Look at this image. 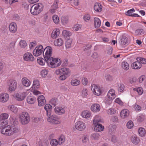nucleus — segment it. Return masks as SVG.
<instances>
[{"mask_svg":"<svg viewBox=\"0 0 146 146\" xmlns=\"http://www.w3.org/2000/svg\"><path fill=\"white\" fill-rule=\"evenodd\" d=\"M52 49L50 46L46 47L43 52V56L44 59L40 57L37 59V62L41 65H44L46 62L48 65H50L53 67L58 66L61 63V60L58 58H55L52 57Z\"/></svg>","mask_w":146,"mask_h":146,"instance_id":"f257e3e1","label":"nucleus"},{"mask_svg":"<svg viewBox=\"0 0 146 146\" xmlns=\"http://www.w3.org/2000/svg\"><path fill=\"white\" fill-rule=\"evenodd\" d=\"M20 131V129L17 127L11 126L10 125L5 126L1 130L2 134L7 136L12 135L14 133H17Z\"/></svg>","mask_w":146,"mask_h":146,"instance_id":"f03ea898","label":"nucleus"},{"mask_svg":"<svg viewBox=\"0 0 146 146\" xmlns=\"http://www.w3.org/2000/svg\"><path fill=\"white\" fill-rule=\"evenodd\" d=\"M43 5L41 3L35 4L31 7V13L33 15H37L43 11Z\"/></svg>","mask_w":146,"mask_h":146,"instance_id":"7ed1b4c3","label":"nucleus"},{"mask_svg":"<svg viewBox=\"0 0 146 146\" xmlns=\"http://www.w3.org/2000/svg\"><path fill=\"white\" fill-rule=\"evenodd\" d=\"M20 121L23 125L28 124L30 120V116L27 113L23 112L19 115Z\"/></svg>","mask_w":146,"mask_h":146,"instance_id":"20e7f679","label":"nucleus"},{"mask_svg":"<svg viewBox=\"0 0 146 146\" xmlns=\"http://www.w3.org/2000/svg\"><path fill=\"white\" fill-rule=\"evenodd\" d=\"M59 118L57 115H52L47 119V121L52 124H57L60 123L59 121Z\"/></svg>","mask_w":146,"mask_h":146,"instance_id":"39448f33","label":"nucleus"},{"mask_svg":"<svg viewBox=\"0 0 146 146\" xmlns=\"http://www.w3.org/2000/svg\"><path fill=\"white\" fill-rule=\"evenodd\" d=\"M9 90L11 91H14L17 87V81L14 80H10L8 83Z\"/></svg>","mask_w":146,"mask_h":146,"instance_id":"423d86ee","label":"nucleus"},{"mask_svg":"<svg viewBox=\"0 0 146 146\" xmlns=\"http://www.w3.org/2000/svg\"><path fill=\"white\" fill-rule=\"evenodd\" d=\"M56 73L57 75L65 74L66 75L70 76V72L69 68H63L61 69L56 70Z\"/></svg>","mask_w":146,"mask_h":146,"instance_id":"0eeeda50","label":"nucleus"},{"mask_svg":"<svg viewBox=\"0 0 146 146\" xmlns=\"http://www.w3.org/2000/svg\"><path fill=\"white\" fill-rule=\"evenodd\" d=\"M43 50V46L40 45L35 48L33 51V54L35 56H38L42 54Z\"/></svg>","mask_w":146,"mask_h":146,"instance_id":"6e6552de","label":"nucleus"},{"mask_svg":"<svg viewBox=\"0 0 146 146\" xmlns=\"http://www.w3.org/2000/svg\"><path fill=\"white\" fill-rule=\"evenodd\" d=\"M91 90L96 95H100L102 93V92L100 87L95 84H93L91 86Z\"/></svg>","mask_w":146,"mask_h":146,"instance_id":"1a4fd4ad","label":"nucleus"},{"mask_svg":"<svg viewBox=\"0 0 146 146\" xmlns=\"http://www.w3.org/2000/svg\"><path fill=\"white\" fill-rule=\"evenodd\" d=\"M24 60L27 61H33L35 58L32 54L30 52L25 53L23 56Z\"/></svg>","mask_w":146,"mask_h":146,"instance_id":"9d476101","label":"nucleus"},{"mask_svg":"<svg viewBox=\"0 0 146 146\" xmlns=\"http://www.w3.org/2000/svg\"><path fill=\"white\" fill-rule=\"evenodd\" d=\"M75 126L76 129L80 131L84 130L86 127L85 123L81 121H78L76 122Z\"/></svg>","mask_w":146,"mask_h":146,"instance_id":"9b49d317","label":"nucleus"},{"mask_svg":"<svg viewBox=\"0 0 146 146\" xmlns=\"http://www.w3.org/2000/svg\"><path fill=\"white\" fill-rule=\"evenodd\" d=\"M9 95L6 93H3L0 94V102L4 103L7 102L9 100Z\"/></svg>","mask_w":146,"mask_h":146,"instance_id":"f8f14e48","label":"nucleus"},{"mask_svg":"<svg viewBox=\"0 0 146 146\" xmlns=\"http://www.w3.org/2000/svg\"><path fill=\"white\" fill-rule=\"evenodd\" d=\"M44 109L46 111L47 116L48 117L50 116L51 114L52 106L49 104H47L45 106Z\"/></svg>","mask_w":146,"mask_h":146,"instance_id":"ddd939ff","label":"nucleus"},{"mask_svg":"<svg viewBox=\"0 0 146 146\" xmlns=\"http://www.w3.org/2000/svg\"><path fill=\"white\" fill-rule=\"evenodd\" d=\"M38 106H42L46 103V100L44 97L43 95L39 96L38 99Z\"/></svg>","mask_w":146,"mask_h":146,"instance_id":"4468645a","label":"nucleus"},{"mask_svg":"<svg viewBox=\"0 0 146 146\" xmlns=\"http://www.w3.org/2000/svg\"><path fill=\"white\" fill-rule=\"evenodd\" d=\"M26 96L25 93H17L15 96V99L18 101H22L23 100Z\"/></svg>","mask_w":146,"mask_h":146,"instance_id":"2eb2a0df","label":"nucleus"},{"mask_svg":"<svg viewBox=\"0 0 146 146\" xmlns=\"http://www.w3.org/2000/svg\"><path fill=\"white\" fill-rule=\"evenodd\" d=\"M100 109V105L98 104H93L91 106V110L94 112L99 111Z\"/></svg>","mask_w":146,"mask_h":146,"instance_id":"dca6fc26","label":"nucleus"},{"mask_svg":"<svg viewBox=\"0 0 146 146\" xmlns=\"http://www.w3.org/2000/svg\"><path fill=\"white\" fill-rule=\"evenodd\" d=\"M17 28L16 24L13 23H11L9 26V31L12 33H15L16 32Z\"/></svg>","mask_w":146,"mask_h":146,"instance_id":"f3484780","label":"nucleus"},{"mask_svg":"<svg viewBox=\"0 0 146 146\" xmlns=\"http://www.w3.org/2000/svg\"><path fill=\"white\" fill-rule=\"evenodd\" d=\"M54 110L55 113L59 115L63 114L65 112L64 109L59 107L57 106L55 107Z\"/></svg>","mask_w":146,"mask_h":146,"instance_id":"a211bd4d","label":"nucleus"},{"mask_svg":"<svg viewBox=\"0 0 146 146\" xmlns=\"http://www.w3.org/2000/svg\"><path fill=\"white\" fill-rule=\"evenodd\" d=\"M94 21L95 28L96 29L99 28L101 25L100 20L98 18L95 17L94 19Z\"/></svg>","mask_w":146,"mask_h":146,"instance_id":"6ab92c4d","label":"nucleus"},{"mask_svg":"<svg viewBox=\"0 0 146 146\" xmlns=\"http://www.w3.org/2000/svg\"><path fill=\"white\" fill-rule=\"evenodd\" d=\"M21 82L22 84L26 87H29L31 85L30 81L26 77L22 78Z\"/></svg>","mask_w":146,"mask_h":146,"instance_id":"aec40b11","label":"nucleus"},{"mask_svg":"<svg viewBox=\"0 0 146 146\" xmlns=\"http://www.w3.org/2000/svg\"><path fill=\"white\" fill-rule=\"evenodd\" d=\"M107 96L110 99H113L115 97L114 90L113 89H110L108 93Z\"/></svg>","mask_w":146,"mask_h":146,"instance_id":"412c9836","label":"nucleus"},{"mask_svg":"<svg viewBox=\"0 0 146 146\" xmlns=\"http://www.w3.org/2000/svg\"><path fill=\"white\" fill-rule=\"evenodd\" d=\"M60 34L59 30L57 29H54L51 34V37L53 39L55 38Z\"/></svg>","mask_w":146,"mask_h":146,"instance_id":"4be33fe9","label":"nucleus"},{"mask_svg":"<svg viewBox=\"0 0 146 146\" xmlns=\"http://www.w3.org/2000/svg\"><path fill=\"white\" fill-rule=\"evenodd\" d=\"M129 115V111L126 109L122 110L120 113L121 117L123 119L127 117Z\"/></svg>","mask_w":146,"mask_h":146,"instance_id":"5701e85b","label":"nucleus"},{"mask_svg":"<svg viewBox=\"0 0 146 146\" xmlns=\"http://www.w3.org/2000/svg\"><path fill=\"white\" fill-rule=\"evenodd\" d=\"M40 87L39 82L38 80L33 81L32 86L31 87L33 90H36L39 88Z\"/></svg>","mask_w":146,"mask_h":146,"instance_id":"b1692460","label":"nucleus"},{"mask_svg":"<svg viewBox=\"0 0 146 146\" xmlns=\"http://www.w3.org/2000/svg\"><path fill=\"white\" fill-rule=\"evenodd\" d=\"M102 7L101 4L99 3H95L94 6L95 10L98 12H100L101 11Z\"/></svg>","mask_w":146,"mask_h":146,"instance_id":"393cba45","label":"nucleus"},{"mask_svg":"<svg viewBox=\"0 0 146 146\" xmlns=\"http://www.w3.org/2000/svg\"><path fill=\"white\" fill-rule=\"evenodd\" d=\"M131 139L132 143L135 145L138 144L140 141L139 138L135 135L132 136Z\"/></svg>","mask_w":146,"mask_h":146,"instance_id":"a878e982","label":"nucleus"},{"mask_svg":"<svg viewBox=\"0 0 146 146\" xmlns=\"http://www.w3.org/2000/svg\"><path fill=\"white\" fill-rule=\"evenodd\" d=\"M95 126L94 130L96 131H101L103 130L104 128L102 124L100 123H97Z\"/></svg>","mask_w":146,"mask_h":146,"instance_id":"bb28decb","label":"nucleus"},{"mask_svg":"<svg viewBox=\"0 0 146 146\" xmlns=\"http://www.w3.org/2000/svg\"><path fill=\"white\" fill-rule=\"evenodd\" d=\"M63 44V41L61 38H59L55 40L54 42L55 45L57 46H60Z\"/></svg>","mask_w":146,"mask_h":146,"instance_id":"cd10ccee","label":"nucleus"},{"mask_svg":"<svg viewBox=\"0 0 146 146\" xmlns=\"http://www.w3.org/2000/svg\"><path fill=\"white\" fill-rule=\"evenodd\" d=\"M90 112L88 111H84L82 112V116L83 118H88L90 117Z\"/></svg>","mask_w":146,"mask_h":146,"instance_id":"c85d7f7f","label":"nucleus"},{"mask_svg":"<svg viewBox=\"0 0 146 146\" xmlns=\"http://www.w3.org/2000/svg\"><path fill=\"white\" fill-rule=\"evenodd\" d=\"M141 67V64L139 62L136 61L133 64V68L134 69H139Z\"/></svg>","mask_w":146,"mask_h":146,"instance_id":"c756f323","label":"nucleus"},{"mask_svg":"<svg viewBox=\"0 0 146 146\" xmlns=\"http://www.w3.org/2000/svg\"><path fill=\"white\" fill-rule=\"evenodd\" d=\"M128 42V38L125 36L123 37L121 39L120 44L121 45L123 46L127 44Z\"/></svg>","mask_w":146,"mask_h":146,"instance_id":"7c9ffc66","label":"nucleus"},{"mask_svg":"<svg viewBox=\"0 0 146 146\" xmlns=\"http://www.w3.org/2000/svg\"><path fill=\"white\" fill-rule=\"evenodd\" d=\"M138 132L140 136L143 137L145 136L146 132L145 129L142 127L140 128L139 129Z\"/></svg>","mask_w":146,"mask_h":146,"instance_id":"2f4dec72","label":"nucleus"},{"mask_svg":"<svg viewBox=\"0 0 146 146\" xmlns=\"http://www.w3.org/2000/svg\"><path fill=\"white\" fill-rule=\"evenodd\" d=\"M36 100V98L34 97H28L27 98V102L30 104H34Z\"/></svg>","mask_w":146,"mask_h":146,"instance_id":"473e14b6","label":"nucleus"},{"mask_svg":"<svg viewBox=\"0 0 146 146\" xmlns=\"http://www.w3.org/2000/svg\"><path fill=\"white\" fill-rule=\"evenodd\" d=\"M38 146H48L49 145L48 141L47 139L44 140L43 141H40L38 143Z\"/></svg>","mask_w":146,"mask_h":146,"instance_id":"72a5a7b5","label":"nucleus"},{"mask_svg":"<svg viewBox=\"0 0 146 146\" xmlns=\"http://www.w3.org/2000/svg\"><path fill=\"white\" fill-rule=\"evenodd\" d=\"M8 108L9 110L15 113L17 112L18 110L17 107L14 105H9L8 106Z\"/></svg>","mask_w":146,"mask_h":146,"instance_id":"f704fd0d","label":"nucleus"},{"mask_svg":"<svg viewBox=\"0 0 146 146\" xmlns=\"http://www.w3.org/2000/svg\"><path fill=\"white\" fill-rule=\"evenodd\" d=\"M121 66L123 69L127 70L129 68L128 64L126 62H123L121 63Z\"/></svg>","mask_w":146,"mask_h":146,"instance_id":"c9c22d12","label":"nucleus"},{"mask_svg":"<svg viewBox=\"0 0 146 146\" xmlns=\"http://www.w3.org/2000/svg\"><path fill=\"white\" fill-rule=\"evenodd\" d=\"M71 83L73 86H76L80 84V82L78 80L74 79L71 80Z\"/></svg>","mask_w":146,"mask_h":146,"instance_id":"e433bc0d","label":"nucleus"},{"mask_svg":"<svg viewBox=\"0 0 146 146\" xmlns=\"http://www.w3.org/2000/svg\"><path fill=\"white\" fill-rule=\"evenodd\" d=\"M144 33V30L142 29H138L135 31V33L137 35H141L143 34Z\"/></svg>","mask_w":146,"mask_h":146,"instance_id":"4c0bfd02","label":"nucleus"},{"mask_svg":"<svg viewBox=\"0 0 146 146\" xmlns=\"http://www.w3.org/2000/svg\"><path fill=\"white\" fill-rule=\"evenodd\" d=\"M58 99L57 98H53L50 100V103L53 105L54 106H55L58 104Z\"/></svg>","mask_w":146,"mask_h":146,"instance_id":"58836bf2","label":"nucleus"},{"mask_svg":"<svg viewBox=\"0 0 146 146\" xmlns=\"http://www.w3.org/2000/svg\"><path fill=\"white\" fill-rule=\"evenodd\" d=\"M116 128V126L115 125L110 124L109 125L108 127L109 132H112L114 131Z\"/></svg>","mask_w":146,"mask_h":146,"instance_id":"ea45409f","label":"nucleus"},{"mask_svg":"<svg viewBox=\"0 0 146 146\" xmlns=\"http://www.w3.org/2000/svg\"><path fill=\"white\" fill-rule=\"evenodd\" d=\"M62 35L65 37L68 38L71 35L70 32L69 31L64 30L62 31Z\"/></svg>","mask_w":146,"mask_h":146,"instance_id":"a19ab883","label":"nucleus"},{"mask_svg":"<svg viewBox=\"0 0 146 146\" xmlns=\"http://www.w3.org/2000/svg\"><path fill=\"white\" fill-rule=\"evenodd\" d=\"M65 139L64 136L63 135H61L58 138L59 141L58 142L59 144H62L64 142Z\"/></svg>","mask_w":146,"mask_h":146,"instance_id":"79ce46f5","label":"nucleus"},{"mask_svg":"<svg viewBox=\"0 0 146 146\" xmlns=\"http://www.w3.org/2000/svg\"><path fill=\"white\" fill-rule=\"evenodd\" d=\"M8 116L7 113H2L0 115V119L2 120L6 119L8 118Z\"/></svg>","mask_w":146,"mask_h":146,"instance_id":"37998d69","label":"nucleus"},{"mask_svg":"<svg viewBox=\"0 0 146 146\" xmlns=\"http://www.w3.org/2000/svg\"><path fill=\"white\" fill-rule=\"evenodd\" d=\"M101 121L100 118V117L98 116H96L93 121V123L95 125H96L98 123L100 122Z\"/></svg>","mask_w":146,"mask_h":146,"instance_id":"c03bdc74","label":"nucleus"},{"mask_svg":"<svg viewBox=\"0 0 146 146\" xmlns=\"http://www.w3.org/2000/svg\"><path fill=\"white\" fill-rule=\"evenodd\" d=\"M52 19L54 22L55 24H58L59 22V20L58 16L57 15H54L52 17Z\"/></svg>","mask_w":146,"mask_h":146,"instance_id":"a18cd8bd","label":"nucleus"},{"mask_svg":"<svg viewBox=\"0 0 146 146\" xmlns=\"http://www.w3.org/2000/svg\"><path fill=\"white\" fill-rule=\"evenodd\" d=\"M100 135L99 134L97 133H95L92 134L91 137V138L94 139H97L99 137Z\"/></svg>","mask_w":146,"mask_h":146,"instance_id":"49530a36","label":"nucleus"},{"mask_svg":"<svg viewBox=\"0 0 146 146\" xmlns=\"http://www.w3.org/2000/svg\"><path fill=\"white\" fill-rule=\"evenodd\" d=\"M50 144L52 146H56L59 143L56 139H53L51 140Z\"/></svg>","mask_w":146,"mask_h":146,"instance_id":"de8ad7c7","label":"nucleus"},{"mask_svg":"<svg viewBox=\"0 0 146 146\" xmlns=\"http://www.w3.org/2000/svg\"><path fill=\"white\" fill-rule=\"evenodd\" d=\"M19 44L21 48H24L26 47L27 45L26 41L24 40H21L19 42Z\"/></svg>","mask_w":146,"mask_h":146,"instance_id":"09e8293b","label":"nucleus"},{"mask_svg":"<svg viewBox=\"0 0 146 146\" xmlns=\"http://www.w3.org/2000/svg\"><path fill=\"white\" fill-rule=\"evenodd\" d=\"M125 86L122 84H120L118 85V90L119 91L121 92L123 91L124 89Z\"/></svg>","mask_w":146,"mask_h":146,"instance_id":"8fccbe9b","label":"nucleus"},{"mask_svg":"<svg viewBox=\"0 0 146 146\" xmlns=\"http://www.w3.org/2000/svg\"><path fill=\"white\" fill-rule=\"evenodd\" d=\"M48 71L47 70H42L40 73L42 77H45L48 73Z\"/></svg>","mask_w":146,"mask_h":146,"instance_id":"3c124183","label":"nucleus"},{"mask_svg":"<svg viewBox=\"0 0 146 146\" xmlns=\"http://www.w3.org/2000/svg\"><path fill=\"white\" fill-rule=\"evenodd\" d=\"M137 61H139L141 63L144 64H146V59L141 57H138L137 58Z\"/></svg>","mask_w":146,"mask_h":146,"instance_id":"603ef678","label":"nucleus"},{"mask_svg":"<svg viewBox=\"0 0 146 146\" xmlns=\"http://www.w3.org/2000/svg\"><path fill=\"white\" fill-rule=\"evenodd\" d=\"M116 112L115 110L112 109L110 108L107 110V113L108 114H113L115 113Z\"/></svg>","mask_w":146,"mask_h":146,"instance_id":"864d4df0","label":"nucleus"},{"mask_svg":"<svg viewBox=\"0 0 146 146\" xmlns=\"http://www.w3.org/2000/svg\"><path fill=\"white\" fill-rule=\"evenodd\" d=\"M133 90L137 91L139 95H141L143 93V90L141 88L139 87L137 88H134Z\"/></svg>","mask_w":146,"mask_h":146,"instance_id":"5fc2aeb1","label":"nucleus"},{"mask_svg":"<svg viewBox=\"0 0 146 146\" xmlns=\"http://www.w3.org/2000/svg\"><path fill=\"white\" fill-rule=\"evenodd\" d=\"M61 21L64 24H66L68 23V19L67 17L64 16L62 17L61 18Z\"/></svg>","mask_w":146,"mask_h":146,"instance_id":"6e6d98bb","label":"nucleus"},{"mask_svg":"<svg viewBox=\"0 0 146 146\" xmlns=\"http://www.w3.org/2000/svg\"><path fill=\"white\" fill-rule=\"evenodd\" d=\"M134 12H135V10L134 9H132L128 10L127 12H126V14L127 15L132 16L133 14L132 13Z\"/></svg>","mask_w":146,"mask_h":146,"instance_id":"4d7b16f0","label":"nucleus"},{"mask_svg":"<svg viewBox=\"0 0 146 146\" xmlns=\"http://www.w3.org/2000/svg\"><path fill=\"white\" fill-rule=\"evenodd\" d=\"M72 41L71 40H68L65 43V46L66 48H70L71 45Z\"/></svg>","mask_w":146,"mask_h":146,"instance_id":"13d9d810","label":"nucleus"},{"mask_svg":"<svg viewBox=\"0 0 146 146\" xmlns=\"http://www.w3.org/2000/svg\"><path fill=\"white\" fill-rule=\"evenodd\" d=\"M133 126V122L131 121H129L127 124V127L129 129H131Z\"/></svg>","mask_w":146,"mask_h":146,"instance_id":"bf43d9fd","label":"nucleus"},{"mask_svg":"<svg viewBox=\"0 0 146 146\" xmlns=\"http://www.w3.org/2000/svg\"><path fill=\"white\" fill-rule=\"evenodd\" d=\"M81 25L79 24H76L74 26L73 28V30L75 31H78L80 29Z\"/></svg>","mask_w":146,"mask_h":146,"instance_id":"052dcab7","label":"nucleus"},{"mask_svg":"<svg viewBox=\"0 0 146 146\" xmlns=\"http://www.w3.org/2000/svg\"><path fill=\"white\" fill-rule=\"evenodd\" d=\"M92 47V46L90 44H88L84 46L83 48V50L84 51H86L89 50Z\"/></svg>","mask_w":146,"mask_h":146,"instance_id":"680f3d73","label":"nucleus"},{"mask_svg":"<svg viewBox=\"0 0 146 146\" xmlns=\"http://www.w3.org/2000/svg\"><path fill=\"white\" fill-rule=\"evenodd\" d=\"M6 123L3 121H0V129L3 128L6 125Z\"/></svg>","mask_w":146,"mask_h":146,"instance_id":"e2e57ef3","label":"nucleus"},{"mask_svg":"<svg viewBox=\"0 0 146 146\" xmlns=\"http://www.w3.org/2000/svg\"><path fill=\"white\" fill-rule=\"evenodd\" d=\"M68 75H66L65 74H62L61 76L59 77V79L61 80H65Z\"/></svg>","mask_w":146,"mask_h":146,"instance_id":"0e129e2a","label":"nucleus"},{"mask_svg":"<svg viewBox=\"0 0 146 146\" xmlns=\"http://www.w3.org/2000/svg\"><path fill=\"white\" fill-rule=\"evenodd\" d=\"M82 84L84 85H86L88 82V80L86 78H83L82 80Z\"/></svg>","mask_w":146,"mask_h":146,"instance_id":"69168bd1","label":"nucleus"},{"mask_svg":"<svg viewBox=\"0 0 146 146\" xmlns=\"http://www.w3.org/2000/svg\"><path fill=\"white\" fill-rule=\"evenodd\" d=\"M111 120L113 122H117L118 121V119L116 116H113L111 118Z\"/></svg>","mask_w":146,"mask_h":146,"instance_id":"338daca9","label":"nucleus"},{"mask_svg":"<svg viewBox=\"0 0 146 146\" xmlns=\"http://www.w3.org/2000/svg\"><path fill=\"white\" fill-rule=\"evenodd\" d=\"M105 77L106 80L108 81L111 80L112 79L111 76L109 74H106Z\"/></svg>","mask_w":146,"mask_h":146,"instance_id":"774afa93","label":"nucleus"}]
</instances>
